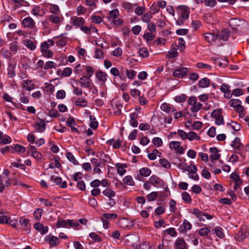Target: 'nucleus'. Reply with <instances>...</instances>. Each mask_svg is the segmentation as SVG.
Returning a JSON list of instances; mask_svg holds the SVG:
<instances>
[{"label":"nucleus","mask_w":249,"mask_h":249,"mask_svg":"<svg viewBox=\"0 0 249 249\" xmlns=\"http://www.w3.org/2000/svg\"><path fill=\"white\" fill-rule=\"evenodd\" d=\"M193 213L199 219L200 221H205L204 216L207 219H211L213 218L212 215L204 213L197 208L193 210Z\"/></svg>","instance_id":"1"},{"label":"nucleus","mask_w":249,"mask_h":249,"mask_svg":"<svg viewBox=\"0 0 249 249\" xmlns=\"http://www.w3.org/2000/svg\"><path fill=\"white\" fill-rule=\"evenodd\" d=\"M188 72V69L185 67H180L175 70L173 73V75L175 77L182 78L187 75Z\"/></svg>","instance_id":"2"},{"label":"nucleus","mask_w":249,"mask_h":249,"mask_svg":"<svg viewBox=\"0 0 249 249\" xmlns=\"http://www.w3.org/2000/svg\"><path fill=\"white\" fill-rule=\"evenodd\" d=\"M128 243L135 248H137L140 243L139 237L136 235H127Z\"/></svg>","instance_id":"3"},{"label":"nucleus","mask_w":249,"mask_h":249,"mask_svg":"<svg viewBox=\"0 0 249 249\" xmlns=\"http://www.w3.org/2000/svg\"><path fill=\"white\" fill-rule=\"evenodd\" d=\"M79 83L81 87L90 89L91 87V79L86 75L82 76L79 80Z\"/></svg>","instance_id":"4"},{"label":"nucleus","mask_w":249,"mask_h":249,"mask_svg":"<svg viewBox=\"0 0 249 249\" xmlns=\"http://www.w3.org/2000/svg\"><path fill=\"white\" fill-rule=\"evenodd\" d=\"M149 180V182L156 187L162 186L163 184V180L156 175L151 176Z\"/></svg>","instance_id":"5"},{"label":"nucleus","mask_w":249,"mask_h":249,"mask_svg":"<svg viewBox=\"0 0 249 249\" xmlns=\"http://www.w3.org/2000/svg\"><path fill=\"white\" fill-rule=\"evenodd\" d=\"M177 10L180 12L181 17L183 19H186L189 18V8L188 7L184 5H180L177 7Z\"/></svg>","instance_id":"6"},{"label":"nucleus","mask_w":249,"mask_h":249,"mask_svg":"<svg viewBox=\"0 0 249 249\" xmlns=\"http://www.w3.org/2000/svg\"><path fill=\"white\" fill-rule=\"evenodd\" d=\"M22 25L25 28H28L33 29L35 27V22L31 17H28L24 18L22 22Z\"/></svg>","instance_id":"7"},{"label":"nucleus","mask_w":249,"mask_h":249,"mask_svg":"<svg viewBox=\"0 0 249 249\" xmlns=\"http://www.w3.org/2000/svg\"><path fill=\"white\" fill-rule=\"evenodd\" d=\"M231 36V31L228 28H225L217 34V38L223 41H227Z\"/></svg>","instance_id":"8"},{"label":"nucleus","mask_w":249,"mask_h":249,"mask_svg":"<svg viewBox=\"0 0 249 249\" xmlns=\"http://www.w3.org/2000/svg\"><path fill=\"white\" fill-rule=\"evenodd\" d=\"M170 148L173 149L176 152L180 154L184 153V149L182 146H180V143L178 141H172L170 143Z\"/></svg>","instance_id":"9"},{"label":"nucleus","mask_w":249,"mask_h":249,"mask_svg":"<svg viewBox=\"0 0 249 249\" xmlns=\"http://www.w3.org/2000/svg\"><path fill=\"white\" fill-rule=\"evenodd\" d=\"M243 22V21L242 20L237 18H232L230 20L229 24L233 30L236 32L237 30V28L240 27Z\"/></svg>","instance_id":"10"},{"label":"nucleus","mask_w":249,"mask_h":249,"mask_svg":"<svg viewBox=\"0 0 249 249\" xmlns=\"http://www.w3.org/2000/svg\"><path fill=\"white\" fill-rule=\"evenodd\" d=\"M34 227L42 235L46 234L48 231V227L44 226L42 223L39 222L35 223Z\"/></svg>","instance_id":"11"},{"label":"nucleus","mask_w":249,"mask_h":249,"mask_svg":"<svg viewBox=\"0 0 249 249\" xmlns=\"http://www.w3.org/2000/svg\"><path fill=\"white\" fill-rule=\"evenodd\" d=\"M45 240L48 242L51 246H56L59 244L58 238L54 236L48 235L45 236Z\"/></svg>","instance_id":"12"},{"label":"nucleus","mask_w":249,"mask_h":249,"mask_svg":"<svg viewBox=\"0 0 249 249\" xmlns=\"http://www.w3.org/2000/svg\"><path fill=\"white\" fill-rule=\"evenodd\" d=\"M71 223L72 220H63L61 218H58L56 226L57 228H67Z\"/></svg>","instance_id":"13"},{"label":"nucleus","mask_w":249,"mask_h":249,"mask_svg":"<svg viewBox=\"0 0 249 249\" xmlns=\"http://www.w3.org/2000/svg\"><path fill=\"white\" fill-rule=\"evenodd\" d=\"M212 154L210 156V160L212 161L217 160L220 157V154H218V150L216 147H211L209 149Z\"/></svg>","instance_id":"14"},{"label":"nucleus","mask_w":249,"mask_h":249,"mask_svg":"<svg viewBox=\"0 0 249 249\" xmlns=\"http://www.w3.org/2000/svg\"><path fill=\"white\" fill-rule=\"evenodd\" d=\"M160 108L162 111L168 114H171L176 110L172 105L166 103H162L161 105Z\"/></svg>","instance_id":"15"},{"label":"nucleus","mask_w":249,"mask_h":249,"mask_svg":"<svg viewBox=\"0 0 249 249\" xmlns=\"http://www.w3.org/2000/svg\"><path fill=\"white\" fill-rule=\"evenodd\" d=\"M71 23L77 27L82 26L85 22V20L83 18L73 17L71 18Z\"/></svg>","instance_id":"16"},{"label":"nucleus","mask_w":249,"mask_h":249,"mask_svg":"<svg viewBox=\"0 0 249 249\" xmlns=\"http://www.w3.org/2000/svg\"><path fill=\"white\" fill-rule=\"evenodd\" d=\"M175 249H188L185 241L180 238H178L175 243Z\"/></svg>","instance_id":"17"},{"label":"nucleus","mask_w":249,"mask_h":249,"mask_svg":"<svg viewBox=\"0 0 249 249\" xmlns=\"http://www.w3.org/2000/svg\"><path fill=\"white\" fill-rule=\"evenodd\" d=\"M21 83L23 88L26 90L30 91L35 88V85L31 80H23L22 81Z\"/></svg>","instance_id":"18"},{"label":"nucleus","mask_w":249,"mask_h":249,"mask_svg":"<svg viewBox=\"0 0 249 249\" xmlns=\"http://www.w3.org/2000/svg\"><path fill=\"white\" fill-rule=\"evenodd\" d=\"M51 180H54L55 184L59 186L62 188H65L67 187V183L66 181L62 182V178L60 177H55L54 176L51 177Z\"/></svg>","instance_id":"19"},{"label":"nucleus","mask_w":249,"mask_h":249,"mask_svg":"<svg viewBox=\"0 0 249 249\" xmlns=\"http://www.w3.org/2000/svg\"><path fill=\"white\" fill-rule=\"evenodd\" d=\"M205 39L209 43H211L217 39V34L214 33H206L204 34Z\"/></svg>","instance_id":"20"},{"label":"nucleus","mask_w":249,"mask_h":249,"mask_svg":"<svg viewBox=\"0 0 249 249\" xmlns=\"http://www.w3.org/2000/svg\"><path fill=\"white\" fill-rule=\"evenodd\" d=\"M115 166L117 168V172L120 175L123 176L125 173V168L127 167L126 164L117 163Z\"/></svg>","instance_id":"21"},{"label":"nucleus","mask_w":249,"mask_h":249,"mask_svg":"<svg viewBox=\"0 0 249 249\" xmlns=\"http://www.w3.org/2000/svg\"><path fill=\"white\" fill-rule=\"evenodd\" d=\"M117 224L120 227L123 229H126L129 227V221L128 219L123 218L118 220Z\"/></svg>","instance_id":"22"},{"label":"nucleus","mask_w":249,"mask_h":249,"mask_svg":"<svg viewBox=\"0 0 249 249\" xmlns=\"http://www.w3.org/2000/svg\"><path fill=\"white\" fill-rule=\"evenodd\" d=\"M96 76L99 80L105 83L107 80V75L105 72L100 71L96 72Z\"/></svg>","instance_id":"23"},{"label":"nucleus","mask_w":249,"mask_h":249,"mask_svg":"<svg viewBox=\"0 0 249 249\" xmlns=\"http://www.w3.org/2000/svg\"><path fill=\"white\" fill-rule=\"evenodd\" d=\"M119 15V11L118 9H115L112 10L109 12L108 16L107 17L108 21H111L115 18H117Z\"/></svg>","instance_id":"24"},{"label":"nucleus","mask_w":249,"mask_h":249,"mask_svg":"<svg viewBox=\"0 0 249 249\" xmlns=\"http://www.w3.org/2000/svg\"><path fill=\"white\" fill-rule=\"evenodd\" d=\"M16 64L15 63H10L8 65V74L9 77H13L16 75V72L14 71Z\"/></svg>","instance_id":"25"},{"label":"nucleus","mask_w":249,"mask_h":249,"mask_svg":"<svg viewBox=\"0 0 249 249\" xmlns=\"http://www.w3.org/2000/svg\"><path fill=\"white\" fill-rule=\"evenodd\" d=\"M210 84V80L207 77H205L200 79L198 82V86L200 88H207L209 86Z\"/></svg>","instance_id":"26"},{"label":"nucleus","mask_w":249,"mask_h":249,"mask_svg":"<svg viewBox=\"0 0 249 249\" xmlns=\"http://www.w3.org/2000/svg\"><path fill=\"white\" fill-rule=\"evenodd\" d=\"M36 129L40 132H43L45 129V124L43 120L36 122L35 125Z\"/></svg>","instance_id":"27"},{"label":"nucleus","mask_w":249,"mask_h":249,"mask_svg":"<svg viewBox=\"0 0 249 249\" xmlns=\"http://www.w3.org/2000/svg\"><path fill=\"white\" fill-rule=\"evenodd\" d=\"M197 170V169L196 165H192V168L191 169L190 172H189V173H191L192 174L191 176L190 177V178L194 179V180H197L199 179V177L198 175L196 173Z\"/></svg>","instance_id":"28"},{"label":"nucleus","mask_w":249,"mask_h":249,"mask_svg":"<svg viewBox=\"0 0 249 249\" xmlns=\"http://www.w3.org/2000/svg\"><path fill=\"white\" fill-rule=\"evenodd\" d=\"M36 42L29 39H27L24 41V44L31 50H34L36 48Z\"/></svg>","instance_id":"29"},{"label":"nucleus","mask_w":249,"mask_h":249,"mask_svg":"<svg viewBox=\"0 0 249 249\" xmlns=\"http://www.w3.org/2000/svg\"><path fill=\"white\" fill-rule=\"evenodd\" d=\"M139 173L142 177H148L151 173V170L147 167H143L139 170Z\"/></svg>","instance_id":"30"},{"label":"nucleus","mask_w":249,"mask_h":249,"mask_svg":"<svg viewBox=\"0 0 249 249\" xmlns=\"http://www.w3.org/2000/svg\"><path fill=\"white\" fill-rule=\"evenodd\" d=\"M90 119V127L94 129H95L97 128L98 126V123L96 121V118L93 115H90L89 116Z\"/></svg>","instance_id":"31"},{"label":"nucleus","mask_w":249,"mask_h":249,"mask_svg":"<svg viewBox=\"0 0 249 249\" xmlns=\"http://www.w3.org/2000/svg\"><path fill=\"white\" fill-rule=\"evenodd\" d=\"M104 196L108 198L113 197L115 196V192L110 188H107L103 191Z\"/></svg>","instance_id":"32"},{"label":"nucleus","mask_w":249,"mask_h":249,"mask_svg":"<svg viewBox=\"0 0 249 249\" xmlns=\"http://www.w3.org/2000/svg\"><path fill=\"white\" fill-rule=\"evenodd\" d=\"M231 145L236 149H240L243 147V144L240 142V139L237 137L232 142Z\"/></svg>","instance_id":"33"},{"label":"nucleus","mask_w":249,"mask_h":249,"mask_svg":"<svg viewBox=\"0 0 249 249\" xmlns=\"http://www.w3.org/2000/svg\"><path fill=\"white\" fill-rule=\"evenodd\" d=\"M213 233H215L220 238H222L224 237V234L223 232V230L219 226H217L214 229Z\"/></svg>","instance_id":"34"},{"label":"nucleus","mask_w":249,"mask_h":249,"mask_svg":"<svg viewBox=\"0 0 249 249\" xmlns=\"http://www.w3.org/2000/svg\"><path fill=\"white\" fill-rule=\"evenodd\" d=\"M178 53L176 48L171 49L168 53L166 54V56L167 58H171L176 57L178 56Z\"/></svg>","instance_id":"35"},{"label":"nucleus","mask_w":249,"mask_h":249,"mask_svg":"<svg viewBox=\"0 0 249 249\" xmlns=\"http://www.w3.org/2000/svg\"><path fill=\"white\" fill-rule=\"evenodd\" d=\"M66 156L68 160L72 162L74 165H77L78 164V161L76 160L71 152H67L66 154Z\"/></svg>","instance_id":"36"},{"label":"nucleus","mask_w":249,"mask_h":249,"mask_svg":"<svg viewBox=\"0 0 249 249\" xmlns=\"http://www.w3.org/2000/svg\"><path fill=\"white\" fill-rule=\"evenodd\" d=\"M97 1L98 0H86V3L89 6L90 10H93L97 7Z\"/></svg>","instance_id":"37"},{"label":"nucleus","mask_w":249,"mask_h":249,"mask_svg":"<svg viewBox=\"0 0 249 249\" xmlns=\"http://www.w3.org/2000/svg\"><path fill=\"white\" fill-rule=\"evenodd\" d=\"M123 182L130 186H133L134 185V182L132 178L130 176H127L123 178Z\"/></svg>","instance_id":"38"},{"label":"nucleus","mask_w":249,"mask_h":249,"mask_svg":"<svg viewBox=\"0 0 249 249\" xmlns=\"http://www.w3.org/2000/svg\"><path fill=\"white\" fill-rule=\"evenodd\" d=\"M72 69L71 68L67 67L64 69L63 71L61 73V77H69L72 73Z\"/></svg>","instance_id":"39"},{"label":"nucleus","mask_w":249,"mask_h":249,"mask_svg":"<svg viewBox=\"0 0 249 249\" xmlns=\"http://www.w3.org/2000/svg\"><path fill=\"white\" fill-rule=\"evenodd\" d=\"M125 72L128 78L133 79L136 76L137 72L134 70L126 69Z\"/></svg>","instance_id":"40"},{"label":"nucleus","mask_w":249,"mask_h":249,"mask_svg":"<svg viewBox=\"0 0 249 249\" xmlns=\"http://www.w3.org/2000/svg\"><path fill=\"white\" fill-rule=\"evenodd\" d=\"M188 138L190 141H193L194 139H196L197 140H200V137L195 132L193 131H190L188 134Z\"/></svg>","instance_id":"41"},{"label":"nucleus","mask_w":249,"mask_h":249,"mask_svg":"<svg viewBox=\"0 0 249 249\" xmlns=\"http://www.w3.org/2000/svg\"><path fill=\"white\" fill-rule=\"evenodd\" d=\"M75 104L77 106L86 107L87 106L88 103L87 101L85 99L79 98L75 101Z\"/></svg>","instance_id":"42"},{"label":"nucleus","mask_w":249,"mask_h":249,"mask_svg":"<svg viewBox=\"0 0 249 249\" xmlns=\"http://www.w3.org/2000/svg\"><path fill=\"white\" fill-rule=\"evenodd\" d=\"M50 12L57 15L60 12V9L58 5L54 4H51L50 7Z\"/></svg>","instance_id":"43"},{"label":"nucleus","mask_w":249,"mask_h":249,"mask_svg":"<svg viewBox=\"0 0 249 249\" xmlns=\"http://www.w3.org/2000/svg\"><path fill=\"white\" fill-rule=\"evenodd\" d=\"M139 53L140 56L142 57H147L149 56L148 50L144 47L141 48L139 50Z\"/></svg>","instance_id":"44"},{"label":"nucleus","mask_w":249,"mask_h":249,"mask_svg":"<svg viewBox=\"0 0 249 249\" xmlns=\"http://www.w3.org/2000/svg\"><path fill=\"white\" fill-rule=\"evenodd\" d=\"M43 210L41 209H36L34 213V216L36 220H39L41 217L42 214Z\"/></svg>","instance_id":"45"},{"label":"nucleus","mask_w":249,"mask_h":249,"mask_svg":"<svg viewBox=\"0 0 249 249\" xmlns=\"http://www.w3.org/2000/svg\"><path fill=\"white\" fill-rule=\"evenodd\" d=\"M148 201H154L157 199L158 197V194L157 192H152L148 194L146 196Z\"/></svg>","instance_id":"46"},{"label":"nucleus","mask_w":249,"mask_h":249,"mask_svg":"<svg viewBox=\"0 0 249 249\" xmlns=\"http://www.w3.org/2000/svg\"><path fill=\"white\" fill-rule=\"evenodd\" d=\"M227 125H231L232 128L236 131L240 130L241 128L240 124L234 121H232L231 123H227Z\"/></svg>","instance_id":"47"},{"label":"nucleus","mask_w":249,"mask_h":249,"mask_svg":"<svg viewBox=\"0 0 249 249\" xmlns=\"http://www.w3.org/2000/svg\"><path fill=\"white\" fill-rule=\"evenodd\" d=\"M117 214L114 213H104L102 215V217L103 218L107 219H116L117 217Z\"/></svg>","instance_id":"48"},{"label":"nucleus","mask_w":249,"mask_h":249,"mask_svg":"<svg viewBox=\"0 0 249 249\" xmlns=\"http://www.w3.org/2000/svg\"><path fill=\"white\" fill-rule=\"evenodd\" d=\"M178 49L182 51L185 48V42L184 39L180 37L178 39Z\"/></svg>","instance_id":"49"},{"label":"nucleus","mask_w":249,"mask_h":249,"mask_svg":"<svg viewBox=\"0 0 249 249\" xmlns=\"http://www.w3.org/2000/svg\"><path fill=\"white\" fill-rule=\"evenodd\" d=\"M56 66V64L52 61L47 62L44 66L45 70H48L51 68H55Z\"/></svg>","instance_id":"50"},{"label":"nucleus","mask_w":249,"mask_h":249,"mask_svg":"<svg viewBox=\"0 0 249 249\" xmlns=\"http://www.w3.org/2000/svg\"><path fill=\"white\" fill-rule=\"evenodd\" d=\"M18 49V47L17 44V42H13L10 44V50L11 53H13V54L17 53Z\"/></svg>","instance_id":"51"},{"label":"nucleus","mask_w":249,"mask_h":249,"mask_svg":"<svg viewBox=\"0 0 249 249\" xmlns=\"http://www.w3.org/2000/svg\"><path fill=\"white\" fill-rule=\"evenodd\" d=\"M11 142V138L6 135H4L1 140H0V143H2L3 144H6L7 143H9Z\"/></svg>","instance_id":"52"},{"label":"nucleus","mask_w":249,"mask_h":249,"mask_svg":"<svg viewBox=\"0 0 249 249\" xmlns=\"http://www.w3.org/2000/svg\"><path fill=\"white\" fill-rule=\"evenodd\" d=\"M202 107V104L200 103H196L191 108V110L194 113L197 112Z\"/></svg>","instance_id":"53"},{"label":"nucleus","mask_w":249,"mask_h":249,"mask_svg":"<svg viewBox=\"0 0 249 249\" xmlns=\"http://www.w3.org/2000/svg\"><path fill=\"white\" fill-rule=\"evenodd\" d=\"M160 163L162 166L166 168L169 169L171 167V164L166 159H162L160 160Z\"/></svg>","instance_id":"54"},{"label":"nucleus","mask_w":249,"mask_h":249,"mask_svg":"<svg viewBox=\"0 0 249 249\" xmlns=\"http://www.w3.org/2000/svg\"><path fill=\"white\" fill-rule=\"evenodd\" d=\"M241 102L239 99H232L229 101V104L231 107H236L238 105L241 104Z\"/></svg>","instance_id":"55"},{"label":"nucleus","mask_w":249,"mask_h":249,"mask_svg":"<svg viewBox=\"0 0 249 249\" xmlns=\"http://www.w3.org/2000/svg\"><path fill=\"white\" fill-rule=\"evenodd\" d=\"M182 197L183 200L187 203L191 202L192 200L190 195L186 192H184L182 193Z\"/></svg>","instance_id":"56"},{"label":"nucleus","mask_w":249,"mask_h":249,"mask_svg":"<svg viewBox=\"0 0 249 249\" xmlns=\"http://www.w3.org/2000/svg\"><path fill=\"white\" fill-rule=\"evenodd\" d=\"M222 109L221 108L214 109L212 113V116L214 118H216L217 117H219L222 116Z\"/></svg>","instance_id":"57"},{"label":"nucleus","mask_w":249,"mask_h":249,"mask_svg":"<svg viewBox=\"0 0 249 249\" xmlns=\"http://www.w3.org/2000/svg\"><path fill=\"white\" fill-rule=\"evenodd\" d=\"M150 10L152 14H155L156 13L159 12L160 9L158 8L157 4L154 2L150 7Z\"/></svg>","instance_id":"58"},{"label":"nucleus","mask_w":249,"mask_h":249,"mask_svg":"<svg viewBox=\"0 0 249 249\" xmlns=\"http://www.w3.org/2000/svg\"><path fill=\"white\" fill-rule=\"evenodd\" d=\"M31 156L35 159L39 160L41 159L42 155L39 152L36 150H32L31 151Z\"/></svg>","instance_id":"59"},{"label":"nucleus","mask_w":249,"mask_h":249,"mask_svg":"<svg viewBox=\"0 0 249 249\" xmlns=\"http://www.w3.org/2000/svg\"><path fill=\"white\" fill-rule=\"evenodd\" d=\"M50 20L54 23H58L60 21V18L56 15H52L50 16Z\"/></svg>","instance_id":"60"},{"label":"nucleus","mask_w":249,"mask_h":249,"mask_svg":"<svg viewBox=\"0 0 249 249\" xmlns=\"http://www.w3.org/2000/svg\"><path fill=\"white\" fill-rule=\"evenodd\" d=\"M187 96L185 94H182L175 97V101L178 103L184 102L186 101Z\"/></svg>","instance_id":"61"},{"label":"nucleus","mask_w":249,"mask_h":249,"mask_svg":"<svg viewBox=\"0 0 249 249\" xmlns=\"http://www.w3.org/2000/svg\"><path fill=\"white\" fill-rule=\"evenodd\" d=\"M17 152H24L26 151V148L21 145L17 144L13 148Z\"/></svg>","instance_id":"62"},{"label":"nucleus","mask_w":249,"mask_h":249,"mask_svg":"<svg viewBox=\"0 0 249 249\" xmlns=\"http://www.w3.org/2000/svg\"><path fill=\"white\" fill-rule=\"evenodd\" d=\"M202 124H202V122H199V121H196L193 124L191 125V127H192V129L198 130L202 127Z\"/></svg>","instance_id":"63"},{"label":"nucleus","mask_w":249,"mask_h":249,"mask_svg":"<svg viewBox=\"0 0 249 249\" xmlns=\"http://www.w3.org/2000/svg\"><path fill=\"white\" fill-rule=\"evenodd\" d=\"M153 143L157 146L160 147L162 145V140L159 137H155L152 140Z\"/></svg>","instance_id":"64"}]
</instances>
